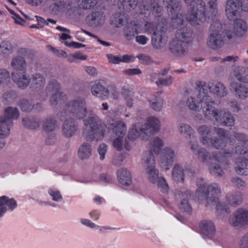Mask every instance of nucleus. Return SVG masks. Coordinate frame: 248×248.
Returning <instances> with one entry per match:
<instances>
[{
	"label": "nucleus",
	"mask_w": 248,
	"mask_h": 248,
	"mask_svg": "<svg viewBox=\"0 0 248 248\" xmlns=\"http://www.w3.org/2000/svg\"><path fill=\"white\" fill-rule=\"evenodd\" d=\"M167 3V10L172 14V22L174 26L183 23L185 20L192 25H200L216 16L218 11V0H210L208 2L209 11H206L205 4L202 0H185L189 7L186 15L182 14V6L179 2L172 0H162Z\"/></svg>",
	"instance_id": "obj_1"
},
{
	"label": "nucleus",
	"mask_w": 248,
	"mask_h": 248,
	"mask_svg": "<svg viewBox=\"0 0 248 248\" xmlns=\"http://www.w3.org/2000/svg\"><path fill=\"white\" fill-rule=\"evenodd\" d=\"M234 138L238 143L235 149L231 152L216 151L212 153V158L215 161L219 162L224 167L230 164V159L233 154L244 155L245 157H238L235 163L234 168L236 172L239 175H247L248 174V140L245 134L240 133H234ZM191 149L193 152L197 151L198 157L203 162H209L212 156L206 149L201 148L198 149L197 142H190Z\"/></svg>",
	"instance_id": "obj_2"
},
{
	"label": "nucleus",
	"mask_w": 248,
	"mask_h": 248,
	"mask_svg": "<svg viewBox=\"0 0 248 248\" xmlns=\"http://www.w3.org/2000/svg\"><path fill=\"white\" fill-rule=\"evenodd\" d=\"M196 85L199 89V93L196 96H191L187 98L186 104L188 108L196 111L202 108L207 119L214 118L221 125L233 126L235 121L233 116L228 111L216 109L213 106L215 102L203 91L205 90L204 88L207 89L206 83L204 81H198Z\"/></svg>",
	"instance_id": "obj_3"
},
{
	"label": "nucleus",
	"mask_w": 248,
	"mask_h": 248,
	"mask_svg": "<svg viewBox=\"0 0 248 248\" xmlns=\"http://www.w3.org/2000/svg\"><path fill=\"white\" fill-rule=\"evenodd\" d=\"M87 113L86 103L84 98L81 97L68 102L63 109V111L58 114L61 121H64L62 133L66 137H71L76 132L78 124L73 116L78 119H82Z\"/></svg>",
	"instance_id": "obj_4"
},
{
	"label": "nucleus",
	"mask_w": 248,
	"mask_h": 248,
	"mask_svg": "<svg viewBox=\"0 0 248 248\" xmlns=\"http://www.w3.org/2000/svg\"><path fill=\"white\" fill-rule=\"evenodd\" d=\"M11 66L14 69L12 78L20 88H26L29 84L33 90H40L44 87L46 80L40 74H34L30 79L26 75V62L24 58L17 56L13 59Z\"/></svg>",
	"instance_id": "obj_5"
},
{
	"label": "nucleus",
	"mask_w": 248,
	"mask_h": 248,
	"mask_svg": "<svg viewBox=\"0 0 248 248\" xmlns=\"http://www.w3.org/2000/svg\"><path fill=\"white\" fill-rule=\"evenodd\" d=\"M169 14L171 16L170 26L172 28H177L176 32L175 38L169 43V50L171 53L175 56H182L185 55L186 48L184 43L188 44L192 41L193 39V32L190 28L185 26L188 21H186L183 23L179 24L174 26L172 22V14L168 10Z\"/></svg>",
	"instance_id": "obj_6"
},
{
	"label": "nucleus",
	"mask_w": 248,
	"mask_h": 248,
	"mask_svg": "<svg viewBox=\"0 0 248 248\" xmlns=\"http://www.w3.org/2000/svg\"><path fill=\"white\" fill-rule=\"evenodd\" d=\"M142 0L139 2L137 0H119V9L125 12L134 10L138 6L136 13L138 15H146L151 12L155 16L160 17L163 12V7L159 5V0Z\"/></svg>",
	"instance_id": "obj_7"
},
{
	"label": "nucleus",
	"mask_w": 248,
	"mask_h": 248,
	"mask_svg": "<svg viewBox=\"0 0 248 248\" xmlns=\"http://www.w3.org/2000/svg\"><path fill=\"white\" fill-rule=\"evenodd\" d=\"M197 186L198 187L196 191L197 195L200 196V193L206 200H209L211 202H217L216 206L217 211L226 213L230 212L228 205L224 202H218V196L221 192V189L217 184L213 183L207 186L204 180L199 178L197 179Z\"/></svg>",
	"instance_id": "obj_8"
},
{
	"label": "nucleus",
	"mask_w": 248,
	"mask_h": 248,
	"mask_svg": "<svg viewBox=\"0 0 248 248\" xmlns=\"http://www.w3.org/2000/svg\"><path fill=\"white\" fill-rule=\"evenodd\" d=\"M163 146V140L158 137H155L153 140L151 150L145 152L143 154L142 159L148 165L146 172L149 180L152 183H155L158 180V171L155 169V159L154 152L158 155Z\"/></svg>",
	"instance_id": "obj_9"
},
{
	"label": "nucleus",
	"mask_w": 248,
	"mask_h": 248,
	"mask_svg": "<svg viewBox=\"0 0 248 248\" xmlns=\"http://www.w3.org/2000/svg\"><path fill=\"white\" fill-rule=\"evenodd\" d=\"M159 119L155 117H150L147 119L146 123L140 128H137L136 125H133L129 130L127 137L132 140L139 137H141L143 140H147L149 137L159 130Z\"/></svg>",
	"instance_id": "obj_10"
},
{
	"label": "nucleus",
	"mask_w": 248,
	"mask_h": 248,
	"mask_svg": "<svg viewBox=\"0 0 248 248\" xmlns=\"http://www.w3.org/2000/svg\"><path fill=\"white\" fill-rule=\"evenodd\" d=\"M4 116H0V150L5 145L3 139L9 135L13 120L17 119L19 112L17 108L9 107L4 110Z\"/></svg>",
	"instance_id": "obj_11"
},
{
	"label": "nucleus",
	"mask_w": 248,
	"mask_h": 248,
	"mask_svg": "<svg viewBox=\"0 0 248 248\" xmlns=\"http://www.w3.org/2000/svg\"><path fill=\"white\" fill-rule=\"evenodd\" d=\"M83 135L87 140H100L104 136L105 129L101 122L92 117L84 120Z\"/></svg>",
	"instance_id": "obj_12"
},
{
	"label": "nucleus",
	"mask_w": 248,
	"mask_h": 248,
	"mask_svg": "<svg viewBox=\"0 0 248 248\" xmlns=\"http://www.w3.org/2000/svg\"><path fill=\"white\" fill-rule=\"evenodd\" d=\"M215 131L219 137H213L209 139L204 138L202 141V145L208 148L219 149L226 147L225 139H229L231 144H234L235 142V140L232 139L231 136H228L226 131L223 128L215 127Z\"/></svg>",
	"instance_id": "obj_13"
},
{
	"label": "nucleus",
	"mask_w": 248,
	"mask_h": 248,
	"mask_svg": "<svg viewBox=\"0 0 248 248\" xmlns=\"http://www.w3.org/2000/svg\"><path fill=\"white\" fill-rule=\"evenodd\" d=\"M221 28L222 25L219 21H214L211 24L210 29L214 32L209 35L207 41V45L209 48L217 49L224 45V37L219 33Z\"/></svg>",
	"instance_id": "obj_14"
},
{
	"label": "nucleus",
	"mask_w": 248,
	"mask_h": 248,
	"mask_svg": "<svg viewBox=\"0 0 248 248\" xmlns=\"http://www.w3.org/2000/svg\"><path fill=\"white\" fill-rule=\"evenodd\" d=\"M60 85L56 80L49 81L46 87V91L52 94L49 99V102L52 106L62 104L67 100L66 95L63 92H60Z\"/></svg>",
	"instance_id": "obj_15"
},
{
	"label": "nucleus",
	"mask_w": 248,
	"mask_h": 248,
	"mask_svg": "<svg viewBox=\"0 0 248 248\" xmlns=\"http://www.w3.org/2000/svg\"><path fill=\"white\" fill-rule=\"evenodd\" d=\"M162 21L161 29L155 31L152 38V45L156 49L164 47L168 42V36L166 33L168 19L162 18Z\"/></svg>",
	"instance_id": "obj_16"
},
{
	"label": "nucleus",
	"mask_w": 248,
	"mask_h": 248,
	"mask_svg": "<svg viewBox=\"0 0 248 248\" xmlns=\"http://www.w3.org/2000/svg\"><path fill=\"white\" fill-rule=\"evenodd\" d=\"M225 8L228 19L233 20L237 18L242 11V0H227Z\"/></svg>",
	"instance_id": "obj_17"
},
{
	"label": "nucleus",
	"mask_w": 248,
	"mask_h": 248,
	"mask_svg": "<svg viewBox=\"0 0 248 248\" xmlns=\"http://www.w3.org/2000/svg\"><path fill=\"white\" fill-rule=\"evenodd\" d=\"M105 127L117 137H124L126 132L125 124L122 121L115 122L114 120H106L104 122Z\"/></svg>",
	"instance_id": "obj_18"
},
{
	"label": "nucleus",
	"mask_w": 248,
	"mask_h": 248,
	"mask_svg": "<svg viewBox=\"0 0 248 248\" xmlns=\"http://www.w3.org/2000/svg\"><path fill=\"white\" fill-rule=\"evenodd\" d=\"M233 31H228L226 34L228 39H232L234 36H242L247 31L246 22L243 19H235L234 20Z\"/></svg>",
	"instance_id": "obj_19"
},
{
	"label": "nucleus",
	"mask_w": 248,
	"mask_h": 248,
	"mask_svg": "<svg viewBox=\"0 0 248 248\" xmlns=\"http://www.w3.org/2000/svg\"><path fill=\"white\" fill-rule=\"evenodd\" d=\"M175 154L170 148L166 147L162 151L159 157V163L160 167L165 170L169 169L174 159Z\"/></svg>",
	"instance_id": "obj_20"
},
{
	"label": "nucleus",
	"mask_w": 248,
	"mask_h": 248,
	"mask_svg": "<svg viewBox=\"0 0 248 248\" xmlns=\"http://www.w3.org/2000/svg\"><path fill=\"white\" fill-rule=\"evenodd\" d=\"M141 25L138 22H131L124 29V35L128 40L134 39L136 34L143 33Z\"/></svg>",
	"instance_id": "obj_21"
},
{
	"label": "nucleus",
	"mask_w": 248,
	"mask_h": 248,
	"mask_svg": "<svg viewBox=\"0 0 248 248\" xmlns=\"http://www.w3.org/2000/svg\"><path fill=\"white\" fill-rule=\"evenodd\" d=\"M17 206L16 201L8 196L0 197V217H2L7 210L13 211Z\"/></svg>",
	"instance_id": "obj_22"
},
{
	"label": "nucleus",
	"mask_w": 248,
	"mask_h": 248,
	"mask_svg": "<svg viewBox=\"0 0 248 248\" xmlns=\"http://www.w3.org/2000/svg\"><path fill=\"white\" fill-rule=\"evenodd\" d=\"M86 20L90 26L96 27L102 26L105 21L104 13L102 11L93 12L87 16Z\"/></svg>",
	"instance_id": "obj_23"
},
{
	"label": "nucleus",
	"mask_w": 248,
	"mask_h": 248,
	"mask_svg": "<svg viewBox=\"0 0 248 248\" xmlns=\"http://www.w3.org/2000/svg\"><path fill=\"white\" fill-rule=\"evenodd\" d=\"M206 86L207 89L203 91L207 93L208 90H209L211 92L220 97H223L227 94L226 87L220 82L216 81L210 82L208 85L206 84ZM204 88L206 89V88Z\"/></svg>",
	"instance_id": "obj_24"
},
{
	"label": "nucleus",
	"mask_w": 248,
	"mask_h": 248,
	"mask_svg": "<svg viewBox=\"0 0 248 248\" xmlns=\"http://www.w3.org/2000/svg\"><path fill=\"white\" fill-rule=\"evenodd\" d=\"M248 221V211L243 209H238L233 217L229 218V222L234 227L239 226Z\"/></svg>",
	"instance_id": "obj_25"
},
{
	"label": "nucleus",
	"mask_w": 248,
	"mask_h": 248,
	"mask_svg": "<svg viewBox=\"0 0 248 248\" xmlns=\"http://www.w3.org/2000/svg\"><path fill=\"white\" fill-rule=\"evenodd\" d=\"M199 228L203 234L208 238H212L216 232L214 223L210 220H203L199 224Z\"/></svg>",
	"instance_id": "obj_26"
},
{
	"label": "nucleus",
	"mask_w": 248,
	"mask_h": 248,
	"mask_svg": "<svg viewBox=\"0 0 248 248\" xmlns=\"http://www.w3.org/2000/svg\"><path fill=\"white\" fill-rule=\"evenodd\" d=\"M92 94L102 100L108 98L109 93L107 88L103 86L100 82H97L93 85L91 87Z\"/></svg>",
	"instance_id": "obj_27"
},
{
	"label": "nucleus",
	"mask_w": 248,
	"mask_h": 248,
	"mask_svg": "<svg viewBox=\"0 0 248 248\" xmlns=\"http://www.w3.org/2000/svg\"><path fill=\"white\" fill-rule=\"evenodd\" d=\"M117 178L120 184L128 186L132 183V177L130 172L126 169L121 168L117 172Z\"/></svg>",
	"instance_id": "obj_28"
},
{
	"label": "nucleus",
	"mask_w": 248,
	"mask_h": 248,
	"mask_svg": "<svg viewBox=\"0 0 248 248\" xmlns=\"http://www.w3.org/2000/svg\"><path fill=\"white\" fill-rule=\"evenodd\" d=\"M230 87L240 98L244 99L248 97V89L244 85L237 82H232Z\"/></svg>",
	"instance_id": "obj_29"
},
{
	"label": "nucleus",
	"mask_w": 248,
	"mask_h": 248,
	"mask_svg": "<svg viewBox=\"0 0 248 248\" xmlns=\"http://www.w3.org/2000/svg\"><path fill=\"white\" fill-rule=\"evenodd\" d=\"M164 10L163 9L162 14H163ZM156 20H157V24L155 26V24L152 22H146L144 24V29H143V33L146 32L149 34L153 33L155 31L157 30H160L161 29V26L162 25V18H165L163 16V14L160 16H155L154 15Z\"/></svg>",
	"instance_id": "obj_30"
},
{
	"label": "nucleus",
	"mask_w": 248,
	"mask_h": 248,
	"mask_svg": "<svg viewBox=\"0 0 248 248\" xmlns=\"http://www.w3.org/2000/svg\"><path fill=\"white\" fill-rule=\"evenodd\" d=\"M122 93L126 106L130 108H131L133 106V88L129 85L124 86L122 88Z\"/></svg>",
	"instance_id": "obj_31"
},
{
	"label": "nucleus",
	"mask_w": 248,
	"mask_h": 248,
	"mask_svg": "<svg viewBox=\"0 0 248 248\" xmlns=\"http://www.w3.org/2000/svg\"><path fill=\"white\" fill-rule=\"evenodd\" d=\"M72 2L69 0H60L50 5L52 10L55 13L58 12H64L66 10L70 9L72 6Z\"/></svg>",
	"instance_id": "obj_32"
},
{
	"label": "nucleus",
	"mask_w": 248,
	"mask_h": 248,
	"mask_svg": "<svg viewBox=\"0 0 248 248\" xmlns=\"http://www.w3.org/2000/svg\"><path fill=\"white\" fill-rule=\"evenodd\" d=\"M127 20V16L124 13H116L111 17V24L117 28H119L122 26Z\"/></svg>",
	"instance_id": "obj_33"
},
{
	"label": "nucleus",
	"mask_w": 248,
	"mask_h": 248,
	"mask_svg": "<svg viewBox=\"0 0 248 248\" xmlns=\"http://www.w3.org/2000/svg\"><path fill=\"white\" fill-rule=\"evenodd\" d=\"M226 200L230 205L237 206L242 202V195L240 192L237 191L233 193L227 195Z\"/></svg>",
	"instance_id": "obj_34"
},
{
	"label": "nucleus",
	"mask_w": 248,
	"mask_h": 248,
	"mask_svg": "<svg viewBox=\"0 0 248 248\" xmlns=\"http://www.w3.org/2000/svg\"><path fill=\"white\" fill-rule=\"evenodd\" d=\"M107 1L111 3L112 5H115L117 0H106ZM79 6L83 9H91L93 8L97 4L96 0H78Z\"/></svg>",
	"instance_id": "obj_35"
},
{
	"label": "nucleus",
	"mask_w": 248,
	"mask_h": 248,
	"mask_svg": "<svg viewBox=\"0 0 248 248\" xmlns=\"http://www.w3.org/2000/svg\"><path fill=\"white\" fill-rule=\"evenodd\" d=\"M172 178L177 183L184 182V170L179 165H175L173 168L172 171Z\"/></svg>",
	"instance_id": "obj_36"
},
{
	"label": "nucleus",
	"mask_w": 248,
	"mask_h": 248,
	"mask_svg": "<svg viewBox=\"0 0 248 248\" xmlns=\"http://www.w3.org/2000/svg\"><path fill=\"white\" fill-rule=\"evenodd\" d=\"M92 148L90 144L85 143L82 144L78 150V156L81 159H88L92 154Z\"/></svg>",
	"instance_id": "obj_37"
},
{
	"label": "nucleus",
	"mask_w": 248,
	"mask_h": 248,
	"mask_svg": "<svg viewBox=\"0 0 248 248\" xmlns=\"http://www.w3.org/2000/svg\"><path fill=\"white\" fill-rule=\"evenodd\" d=\"M150 105L152 109L159 111L161 110L163 105V100L159 95H155L152 100L150 101Z\"/></svg>",
	"instance_id": "obj_38"
},
{
	"label": "nucleus",
	"mask_w": 248,
	"mask_h": 248,
	"mask_svg": "<svg viewBox=\"0 0 248 248\" xmlns=\"http://www.w3.org/2000/svg\"><path fill=\"white\" fill-rule=\"evenodd\" d=\"M56 121L52 117L47 118L43 124L44 130L46 132H51L56 127Z\"/></svg>",
	"instance_id": "obj_39"
},
{
	"label": "nucleus",
	"mask_w": 248,
	"mask_h": 248,
	"mask_svg": "<svg viewBox=\"0 0 248 248\" xmlns=\"http://www.w3.org/2000/svg\"><path fill=\"white\" fill-rule=\"evenodd\" d=\"M23 124L27 128L30 129H36L40 125V122L36 119H30L28 117L22 119Z\"/></svg>",
	"instance_id": "obj_40"
},
{
	"label": "nucleus",
	"mask_w": 248,
	"mask_h": 248,
	"mask_svg": "<svg viewBox=\"0 0 248 248\" xmlns=\"http://www.w3.org/2000/svg\"><path fill=\"white\" fill-rule=\"evenodd\" d=\"M211 127L205 125H202L198 128V132L201 136V142L202 143L204 138H210L208 136L211 135Z\"/></svg>",
	"instance_id": "obj_41"
},
{
	"label": "nucleus",
	"mask_w": 248,
	"mask_h": 248,
	"mask_svg": "<svg viewBox=\"0 0 248 248\" xmlns=\"http://www.w3.org/2000/svg\"><path fill=\"white\" fill-rule=\"evenodd\" d=\"M235 76L236 78L243 82L246 83L248 82V69L241 68L240 72L238 73L236 70L234 71Z\"/></svg>",
	"instance_id": "obj_42"
},
{
	"label": "nucleus",
	"mask_w": 248,
	"mask_h": 248,
	"mask_svg": "<svg viewBox=\"0 0 248 248\" xmlns=\"http://www.w3.org/2000/svg\"><path fill=\"white\" fill-rule=\"evenodd\" d=\"M12 49V45L8 41H3L0 44V52L3 54L8 55L10 54Z\"/></svg>",
	"instance_id": "obj_43"
},
{
	"label": "nucleus",
	"mask_w": 248,
	"mask_h": 248,
	"mask_svg": "<svg viewBox=\"0 0 248 248\" xmlns=\"http://www.w3.org/2000/svg\"><path fill=\"white\" fill-rule=\"evenodd\" d=\"M10 73L6 69H0V83L8 84L10 81Z\"/></svg>",
	"instance_id": "obj_44"
},
{
	"label": "nucleus",
	"mask_w": 248,
	"mask_h": 248,
	"mask_svg": "<svg viewBox=\"0 0 248 248\" xmlns=\"http://www.w3.org/2000/svg\"><path fill=\"white\" fill-rule=\"evenodd\" d=\"M179 207L181 210H182L184 212H186L187 214L190 215L192 213V208L188 203V202L187 199H183L181 201Z\"/></svg>",
	"instance_id": "obj_45"
},
{
	"label": "nucleus",
	"mask_w": 248,
	"mask_h": 248,
	"mask_svg": "<svg viewBox=\"0 0 248 248\" xmlns=\"http://www.w3.org/2000/svg\"><path fill=\"white\" fill-rule=\"evenodd\" d=\"M179 130L181 133L188 135L189 138L193 137V130L189 125L182 124L180 126Z\"/></svg>",
	"instance_id": "obj_46"
},
{
	"label": "nucleus",
	"mask_w": 248,
	"mask_h": 248,
	"mask_svg": "<svg viewBox=\"0 0 248 248\" xmlns=\"http://www.w3.org/2000/svg\"><path fill=\"white\" fill-rule=\"evenodd\" d=\"M210 173L214 175L222 176L224 174L222 169L219 165L217 164L212 165L210 167Z\"/></svg>",
	"instance_id": "obj_47"
},
{
	"label": "nucleus",
	"mask_w": 248,
	"mask_h": 248,
	"mask_svg": "<svg viewBox=\"0 0 248 248\" xmlns=\"http://www.w3.org/2000/svg\"><path fill=\"white\" fill-rule=\"evenodd\" d=\"M20 106L23 111H30L34 108V106L30 102L25 99H22L20 102Z\"/></svg>",
	"instance_id": "obj_48"
},
{
	"label": "nucleus",
	"mask_w": 248,
	"mask_h": 248,
	"mask_svg": "<svg viewBox=\"0 0 248 248\" xmlns=\"http://www.w3.org/2000/svg\"><path fill=\"white\" fill-rule=\"evenodd\" d=\"M158 188H160V191L163 193H167L168 192L169 186L164 178H161L157 183Z\"/></svg>",
	"instance_id": "obj_49"
},
{
	"label": "nucleus",
	"mask_w": 248,
	"mask_h": 248,
	"mask_svg": "<svg viewBox=\"0 0 248 248\" xmlns=\"http://www.w3.org/2000/svg\"><path fill=\"white\" fill-rule=\"evenodd\" d=\"M124 137H117L113 142V147L119 151L123 150V141Z\"/></svg>",
	"instance_id": "obj_50"
},
{
	"label": "nucleus",
	"mask_w": 248,
	"mask_h": 248,
	"mask_svg": "<svg viewBox=\"0 0 248 248\" xmlns=\"http://www.w3.org/2000/svg\"><path fill=\"white\" fill-rule=\"evenodd\" d=\"M172 82V78L170 76L167 78H159L156 81V83L158 86H168L171 84Z\"/></svg>",
	"instance_id": "obj_51"
},
{
	"label": "nucleus",
	"mask_w": 248,
	"mask_h": 248,
	"mask_svg": "<svg viewBox=\"0 0 248 248\" xmlns=\"http://www.w3.org/2000/svg\"><path fill=\"white\" fill-rule=\"evenodd\" d=\"M49 194L52 197V200L55 201H58L62 198V196L58 190H55L52 189L48 190Z\"/></svg>",
	"instance_id": "obj_52"
},
{
	"label": "nucleus",
	"mask_w": 248,
	"mask_h": 248,
	"mask_svg": "<svg viewBox=\"0 0 248 248\" xmlns=\"http://www.w3.org/2000/svg\"><path fill=\"white\" fill-rule=\"evenodd\" d=\"M232 182L234 186L239 188L243 187L245 186V182L242 179L237 177L233 178L232 179Z\"/></svg>",
	"instance_id": "obj_53"
},
{
	"label": "nucleus",
	"mask_w": 248,
	"mask_h": 248,
	"mask_svg": "<svg viewBox=\"0 0 248 248\" xmlns=\"http://www.w3.org/2000/svg\"><path fill=\"white\" fill-rule=\"evenodd\" d=\"M138 58L142 63L145 64H150L152 62L151 58L150 56L145 54H141L138 56Z\"/></svg>",
	"instance_id": "obj_54"
},
{
	"label": "nucleus",
	"mask_w": 248,
	"mask_h": 248,
	"mask_svg": "<svg viewBox=\"0 0 248 248\" xmlns=\"http://www.w3.org/2000/svg\"><path fill=\"white\" fill-rule=\"evenodd\" d=\"M48 47L50 48L51 51L58 57H66L67 56L66 52L63 50L56 49L55 48L50 46H48Z\"/></svg>",
	"instance_id": "obj_55"
},
{
	"label": "nucleus",
	"mask_w": 248,
	"mask_h": 248,
	"mask_svg": "<svg viewBox=\"0 0 248 248\" xmlns=\"http://www.w3.org/2000/svg\"><path fill=\"white\" fill-rule=\"evenodd\" d=\"M107 149V146L105 144H101L99 146L98 152L100 155V158L101 160H103L105 158Z\"/></svg>",
	"instance_id": "obj_56"
},
{
	"label": "nucleus",
	"mask_w": 248,
	"mask_h": 248,
	"mask_svg": "<svg viewBox=\"0 0 248 248\" xmlns=\"http://www.w3.org/2000/svg\"><path fill=\"white\" fill-rule=\"evenodd\" d=\"M107 57L109 60V62L114 64H118L121 62V56H117L110 54H108Z\"/></svg>",
	"instance_id": "obj_57"
},
{
	"label": "nucleus",
	"mask_w": 248,
	"mask_h": 248,
	"mask_svg": "<svg viewBox=\"0 0 248 248\" xmlns=\"http://www.w3.org/2000/svg\"><path fill=\"white\" fill-rule=\"evenodd\" d=\"M124 73L128 75H140L141 73V71L140 69L133 68L125 70Z\"/></svg>",
	"instance_id": "obj_58"
},
{
	"label": "nucleus",
	"mask_w": 248,
	"mask_h": 248,
	"mask_svg": "<svg viewBox=\"0 0 248 248\" xmlns=\"http://www.w3.org/2000/svg\"><path fill=\"white\" fill-rule=\"evenodd\" d=\"M149 39L145 35H138L136 37V41L139 44L144 45L147 44Z\"/></svg>",
	"instance_id": "obj_59"
},
{
	"label": "nucleus",
	"mask_w": 248,
	"mask_h": 248,
	"mask_svg": "<svg viewBox=\"0 0 248 248\" xmlns=\"http://www.w3.org/2000/svg\"><path fill=\"white\" fill-rule=\"evenodd\" d=\"M91 217L94 220L99 219L100 216V212L97 210H93L89 213Z\"/></svg>",
	"instance_id": "obj_60"
},
{
	"label": "nucleus",
	"mask_w": 248,
	"mask_h": 248,
	"mask_svg": "<svg viewBox=\"0 0 248 248\" xmlns=\"http://www.w3.org/2000/svg\"><path fill=\"white\" fill-rule=\"evenodd\" d=\"M241 248H248V233L242 238L240 243Z\"/></svg>",
	"instance_id": "obj_61"
},
{
	"label": "nucleus",
	"mask_w": 248,
	"mask_h": 248,
	"mask_svg": "<svg viewBox=\"0 0 248 248\" xmlns=\"http://www.w3.org/2000/svg\"><path fill=\"white\" fill-rule=\"evenodd\" d=\"M81 222L82 224L91 228H94L96 226L94 223L88 219H81Z\"/></svg>",
	"instance_id": "obj_62"
},
{
	"label": "nucleus",
	"mask_w": 248,
	"mask_h": 248,
	"mask_svg": "<svg viewBox=\"0 0 248 248\" xmlns=\"http://www.w3.org/2000/svg\"><path fill=\"white\" fill-rule=\"evenodd\" d=\"M81 222L82 224L91 228H94L96 226L94 223L88 219H81Z\"/></svg>",
	"instance_id": "obj_63"
},
{
	"label": "nucleus",
	"mask_w": 248,
	"mask_h": 248,
	"mask_svg": "<svg viewBox=\"0 0 248 248\" xmlns=\"http://www.w3.org/2000/svg\"><path fill=\"white\" fill-rule=\"evenodd\" d=\"M44 0H26V2L31 6L37 7L41 5Z\"/></svg>",
	"instance_id": "obj_64"
}]
</instances>
